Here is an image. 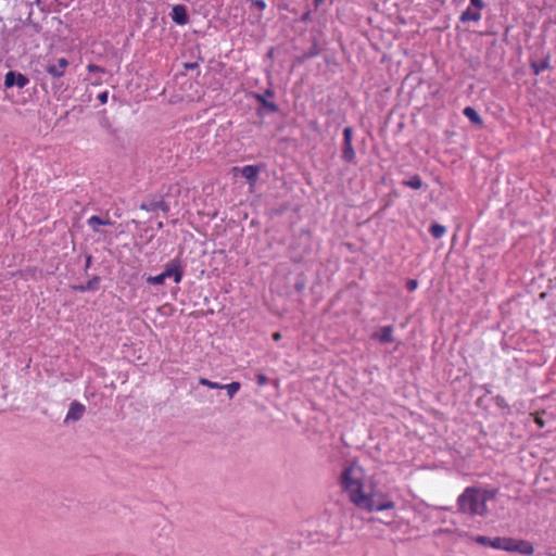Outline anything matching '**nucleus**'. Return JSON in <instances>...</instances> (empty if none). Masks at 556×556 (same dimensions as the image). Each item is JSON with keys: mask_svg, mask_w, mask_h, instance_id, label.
<instances>
[{"mask_svg": "<svg viewBox=\"0 0 556 556\" xmlns=\"http://www.w3.org/2000/svg\"><path fill=\"white\" fill-rule=\"evenodd\" d=\"M340 483L349 500L355 506L367 511H381L393 509L395 503L386 494L376 491H367L364 483V472L358 466H348L340 476Z\"/></svg>", "mask_w": 556, "mask_h": 556, "instance_id": "1", "label": "nucleus"}, {"mask_svg": "<svg viewBox=\"0 0 556 556\" xmlns=\"http://www.w3.org/2000/svg\"><path fill=\"white\" fill-rule=\"evenodd\" d=\"M496 489H480L468 486L457 498L458 510L470 516H485L488 514L486 502L494 500Z\"/></svg>", "mask_w": 556, "mask_h": 556, "instance_id": "2", "label": "nucleus"}, {"mask_svg": "<svg viewBox=\"0 0 556 556\" xmlns=\"http://www.w3.org/2000/svg\"><path fill=\"white\" fill-rule=\"evenodd\" d=\"M352 140H353V129L351 127H345L343 129V144H342L341 157L345 163L355 164L356 163V152L353 148Z\"/></svg>", "mask_w": 556, "mask_h": 556, "instance_id": "3", "label": "nucleus"}, {"mask_svg": "<svg viewBox=\"0 0 556 556\" xmlns=\"http://www.w3.org/2000/svg\"><path fill=\"white\" fill-rule=\"evenodd\" d=\"M275 92L271 89H266L264 93H254V98L261 104V108L257 110V114L262 115L264 111L277 113L279 111V106L271 101H268L267 98H273Z\"/></svg>", "mask_w": 556, "mask_h": 556, "instance_id": "4", "label": "nucleus"}, {"mask_svg": "<svg viewBox=\"0 0 556 556\" xmlns=\"http://www.w3.org/2000/svg\"><path fill=\"white\" fill-rule=\"evenodd\" d=\"M506 552H515L521 555H532L534 547L529 541L507 538Z\"/></svg>", "mask_w": 556, "mask_h": 556, "instance_id": "5", "label": "nucleus"}, {"mask_svg": "<svg viewBox=\"0 0 556 556\" xmlns=\"http://www.w3.org/2000/svg\"><path fill=\"white\" fill-rule=\"evenodd\" d=\"M28 77L20 72L9 71L4 76L5 88L17 87L23 89L26 85H28Z\"/></svg>", "mask_w": 556, "mask_h": 556, "instance_id": "6", "label": "nucleus"}, {"mask_svg": "<svg viewBox=\"0 0 556 556\" xmlns=\"http://www.w3.org/2000/svg\"><path fill=\"white\" fill-rule=\"evenodd\" d=\"M163 275L165 276V279L173 278L176 283H179L182 279V275H184L181 266H180V261L175 258V260L170 261L169 263H167L165 265Z\"/></svg>", "mask_w": 556, "mask_h": 556, "instance_id": "7", "label": "nucleus"}, {"mask_svg": "<svg viewBox=\"0 0 556 556\" xmlns=\"http://www.w3.org/2000/svg\"><path fill=\"white\" fill-rule=\"evenodd\" d=\"M475 541L483 546H491L496 549L506 551L507 538H494L491 539L484 535H478Z\"/></svg>", "mask_w": 556, "mask_h": 556, "instance_id": "8", "label": "nucleus"}, {"mask_svg": "<svg viewBox=\"0 0 556 556\" xmlns=\"http://www.w3.org/2000/svg\"><path fill=\"white\" fill-rule=\"evenodd\" d=\"M68 66V61L65 58H61L54 64H49L46 66V72L51 75L53 78L59 79L63 77L66 67Z\"/></svg>", "mask_w": 556, "mask_h": 556, "instance_id": "9", "label": "nucleus"}, {"mask_svg": "<svg viewBox=\"0 0 556 556\" xmlns=\"http://www.w3.org/2000/svg\"><path fill=\"white\" fill-rule=\"evenodd\" d=\"M86 412L85 405L81 403L74 401L70 404L68 412L65 417V422L68 421H78L83 418L84 414Z\"/></svg>", "mask_w": 556, "mask_h": 556, "instance_id": "10", "label": "nucleus"}, {"mask_svg": "<svg viewBox=\"0 0 556 556\" xmlns=\"http://www.w3.org/2000/svg\"><path fill=\"white\" fill-rule=\"evenodd\" d=\"M172 20L178 25H185L189 21L188 12L185 5L177 4L172 9Z\"/></svg>", "mask_w": 556, "mask_h": 556, "instance_id": "11", "label": "nucleus"}, {"mask_svg": "<svg viewBox=\"0 0 556 556\" xmlns=\"http://www.w3.org/2000/svg\"><path fill=\"white\" fill-rule=\"evenodd\" d=\"M140 208L144 210L147 212H155L157 210H162L163 212L166 213V212H168L169 206L164 200H159V201L152 200V201L142 202L140 204Z\"/></svg>", "mask_w": 556, "mask_h": 556, "instance_id": "12", "label": "nucleus"}, {"mask_svg": "<svg viewBox=\"0 0 556 556\" xmlns=\"http://www.w3.org/2000/svg\"><path fill=\"white\" fill-rule=\"evenodd\" d=\"M101 278L99 276H93L90 280H88L84 285L74 286V290L79 292H87V291H97L100 287Z\"/></svg>", "mask_w": 556, "mask_h": 556, "instance_id": "13", "label": "nucleus"}, {"mask_svg": "<svg viewBox=\"0 0 556 556\" xmlns=\"http://www.w3.org/2000/svg\"><path fill=\"white\" fill-rule=\"evenodd\" d=\"M460 22H479L481 20V12L478 9H471V5L467 8L459 17Z\"/></svg>", "mask_w": 556, "mask_h": 556, "instance_id": "14", "label": "nucleus"}, {"mask_svg": "<svg viewBox=\"0 0 556 556\" xmlns=\"http://www.w3.org/2000/svg\"><path fill=\"white\" fill-rule=\"evenodd\" d=\"M260 169L254 165H245L241 168V175L250 182L254 184L257 179Z\"/></svg>", "mask_w": 556, "mask_h": 556, "instance_id": "15", "label": "nucleus"}, {"mask_svg": "<svg viewBox=\"0 0 556 556\" xmlns=\"http://www.w3.org/2000/svg\"><path fill=\"white\" fill-rule=\"evenodd\" d=\"M393 327L384 326L380 329L379 333L375 334V338L378 339L382 343H391L393 342Z\"/></svg>", "mask_w": 556, "mask_h": 556, "instance_id": "16", "label": "nucleus"}, {"mask_svg": "<svg viewBox=\"0 0 556 556\" xmlns=\"http://www.w3.org/2000/svg\"><path fill=\"white\" fill-rule=\"evenodd\" d=\"M464 115L475 125L481 126L483 121L479 113L471 106H466L463 111Z\"/></svg>", "mask_w": 556, "mask_h": 556, "instance_id": "17", "label": "nucleus"}, {"mask_svg": "<svg viewBox=\"0 0 556 556\" xmlns=\"http://www.w3.org/2000/svg\"><path fill=\"white\" fill-rule=\"evenodd\" d=\"M549 56H546L545 59L536 62V61H532L530 63V67L531 70L533 71L534 75H539L540 73H542L543 71L549 68Z\"/></svg>", "mask_w": 556, "mask_h": 556, "instance_id": "18", "label": "nucleus"}, {"mask_svg": "<svg viewBox=\"0 0 556 556\" xmlns=\"http://www.w3.org/2000/svg\"><path fill=\"white\" fill-rule=\"evenodd\" d=\"M88 225L92 228L94 232H99L100 229L98 226L100 225H112L110 219H103L100 216L93 215L87 220Z\"/></svg>", "mask_w": 556, "mask_h": 556, "instance_id": "19", "label": "nucleus"}, {"mask_svg": "<svg viewBox=\"0 0 556 556\" xmlns=\"http://www.w3.org/2000/svg\"><path fill=\"white\" fill-rule=\"evenodd\" d=\"M403 186L418 190L421 189L424 186V182L419 175H414L409 179L403 180Z\"/></svg>", "mask_w": 556, "mask_h": 556, "instance_id": "20", "label": "nucleus"}, {"mask_svg": "<svg viewBox=\"0 0 556 556\" xmlns=\"http://www.w3.org/2000/svg\"><path fill=\"white\" fill-rule=\"evenodd\" d=\"M429 232L433 238L440 239L445 235L446 228L438 223H433L429 228Z\"/></svg>", "mask_w": 556, "mask_h": 556, "instance_id": "21", "label": "nucleus"}, {"mask_svg": "<svg viewBox=\"0 0 556 556\" xmlns=\"http://www.w3.org/2000/svg\"><path fill=\"white\" fill-rule=\"evenodd\" d=\"M222 389H225L227 391L228 397L232 399L236 395V393L240 390L241 384L238 381H232L231 383L228 384H222Z\"/></svg>", "mask_w": 556, "mask_h": 556, "instance_id": "22", "label": "nucleus"}, {"mask_svg": "<svg viewBox=\"0 0 556 556\" xmlns=\"http://www.w3.org/2000/svg\"><path fill=\"white\" fill-rule=\"evenodd\" d=\"M147 282L153 286L163 285L165 282V276L163 275V273L156 276H149L147 278Z\"/></svg>", "mask_w": 556, "mask_h": 556, "instance_id": "23", "label": "nucleus"}, {"mask_svg": "<svg viewBox=\"0 0 556 556\" xmlns=\"http://www.w3.org/2000/svg\"><path fill=\"white\" fill-rule=\"evenodd\" d=\"M199 383L201 386H204V387H207V388H211V389H222V383H218V382H214V381H211L206 378H200L199 379Z\"/></svg>", "mask_w": 556, "mask_h": 556, "instance_id": "24", "label": "nucleus"}, {"mask_svg": "<svg viewBox=\"0 0 556 556\" xmlns=\"http://www.w3.org/2000/svg\"><path fill=\"white\" fill-rule=\"evenodd\" d=\"M318 54H319V49L317 47V43L314 42L313 46L309 48V50L305 52L304 56L306 59H312L314 56H317Z\"/></svg>", "mask_w": 556, "mask_h": 556, "instance_id": "25", "label": "nucleus"}, {"mask_svg": "<svg viewBox=\"0 0 556 556\" xmlns=\"http://www.w3.org/2000/svg\"><path fill=\"white\" fill-rule=\"evenodd\" d=\"M87 70L89 73H104L103 67L92 64V63L88 64Z\"/></svg>", "mask_w": 556, "mask_h": 556, "instance_id": "26", "label": "nucleus"}, {"mask_svg": "<svg viewBox=\"0 0 556 556\" xmlns=\"http://www.w3.org/2000/svg\"><path fill=\"white\" fill-rule=\"evenodd\" d=\"M256 382L260 387H263L268 382V378L264 374L260 372L256 375Z\"/></svg>", "mask_w": 556, "mask_h": 556, "instance_id": "27", "label": "nucleus"}, {"mask_svg": "<svg viewBox=\"0 0 556 556\" xmlns=\"http://www.w3.org/2000/svg\"><path fill=\"white\" fill-rule=\"evenodd\" d=\"M417 287H418V281L417 280H415V279L407 280L406 288H407L408 291H414V290L417 289Z\"/></svg>", "mask_w": 556, "mask_h": 556, "instance_id": "28", "label": "nucleus"}, {"mask_svg": "<svg viewBox=\"0 0 556 556\" xmlns=\"http://www.w3.org/2000/svg\"><path fill=\"white\" fill-rule=\"evenodd\" d=\"M470 5L478 10H481L485 7V3L483 2V0H470Z\"/></svg>", "mask_w": 556, "mask_h": 556, "instance_id": "29", "label": "nucleus"}, {"mask_svg": "<svg viewBox=\"0 0 556 556\" xmlns=\"http://www.w3.org/2000/svg\"><path fill=\"white\" fill-rule=\"evenodd\" d=\"M251 2L254 7H256L261 11L266 8V2L264 0H251Z\"/></svg>", "mask_w": 556, "mask_h": 556, "instance_id": "30", "label": "nucleus"}, {"mask_svg": "<svg viewBox=\"0 0 556 556\" xmlns=\"http://www.w3.org/2000/svg\"><path fill=\"white\" fill-rule=\"evenodd\" d=\"M97 98L100 101V103L104 104L108 102L109 92L108 91L100 92Z\"/></svg>", "mask_w": 556, "mask_h": 556, "instance_id": "31", "label": "nucleus"}, {"mask_svg": "<svg viewBox=\"0 0 556 556\" xmlns=\"http://www.w3.org/2000/svg\"><path fill=\"white\" fill-rule=\"evenodd\" d=\"M184 67L186 70H197L199 67V64L197 62L185 63Z\"/></svg>", "mask_w": 556, "mask_h": 556, "instance_id": "32", "label": "nucleus"}, {"mask_svg": "<svg viewBox=\"0 0 556 556\" xmlns=\"http://www.w3.org/2000/svg\"><path fill=\"white\" fill-rule=\"evenodd\" d=\"M91 263H92V256L91 255H87L86 264H85V270H87L90 267Z\"/></svg>", "mask_w": 556, "mask_h": 556, "instance_id": "33", "label": "nucleus"}, {"mask_svg": "<svg viewBox=\"0 0 556 556\" xmlns=\"http://www.w3.org/2000/svg\"><path fill=\"white\" fill-rule=\"evenodd\" d=\"M273 338H274V340H276V341H277V340H279V339L281 338V334H280L279 332H275V333L273 334Z\"/></svg>", "mask_w": 556, "mask_h": 556, "instance_id": "34", "label": "nucleus"}, {"mask_svg": "<svg viewBox=\"0 0 556 556\" xmlns=\"http://www.w3.org/2000/svg\"><path fill=\"white\" fill-rule=\"evenodd\" d=\"M502 401H503V399H502V397H500V396H497V399H496V403H497L498 405H501Z\"/></svg>", "mask_w": 556, "mask_h": 556, "instance_id": "35", "label": "nucleus"}, {"mask_svg": "<svg viewBox=\"0 0 556 556\" xmlns=\"http://www.w3.org/2000/svg\"><path fill=\"white\" fill-rule=\"evenodd\" d=\"M307 17H308V13L304 14V15H303V17H302V20H303V21H306V18H307Z\"/></svg>", "mask_w": 556, "mask_h": 556, "instance_id": "36", "label": "nucleus"}, {"mask_svg": "<svg viewBox=\"0 0 556 556\" xmlns=\"http://www.w3.org/2000/svg\"><path fill=\"white\" fill-rule=\"evenodd\" d=\"M35 1H36V3H40V0H35Z\"/></svg>", "mask_w": 556, "mask_h": 556, "instance_id": "37", "label": "nucleus"}]
</instances>
